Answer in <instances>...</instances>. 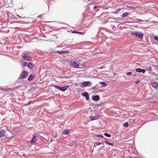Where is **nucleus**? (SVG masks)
Returning a JSON list of instances; mask_svg holds the SVG:
<instances>
[{
  "label": "nucleus",
  "mask_w": 158,
  "mask_h": 158,
  "mask_svg": "<svg viewBox=\"0 0 158 158\" xmlns=\"http://www.w3.org/2000/svg\"><path fill=\"white\" fill-rule=\"evenodd\" d=\"M71 65L74 68H81L83 67V65L79 61H72Z\"/></svg>",
  "instance_id": "1"
},
{
  "label": "nucleus",
  "mask_w": 158,
  "mask_h": 158,
  "mask_svg": "<svg viewBox=\"0 0 158 158\" xmlns=\"http://www.w3.org/2000/svg\"><path fill=\"white\" fill-rule=\"evenodd\" d=\"M131 35L133 36H136L141 39L143 38V34L142 33L137 31L131 32Z\"/></svg>",
  "instance_id": "2"
},
{
  "label": "nucleus",
  "mask_w": 158,
  "mask_h": 158,
  "mask_svg": "<svg viewBox=\"0 0 158 158\" xmlns=\"http://www.w3.org/2000/svg\"><path fill=\"white\" fill-rule=\"evenodd\" d=\"M29 75V73L26 71H23L20 74L19 79H22L26 78Z\"/></svg>",
  "instance_id": "3"
},
{
  "label": "nucleus",
  "mask_w": 158,
  "mask_h": 158,
  "mask_svg": "<svg viewBox=\"0 0 158 158\" xmlns=\"http://www.w3.org/2000/svg\"><path fill=\"white\" fill-rule=\"evenodd\" d=\"M92 84V82L89 81L83 82L81 83V86L84 87H86L87 86L91 87Z\"/></svg>",
  "instance_id": "4"
},
{
  "label": "nucleus",
  "mask_w": 158,
  "mask_h": 158,
  "mask_svg": "<svg viewBox=\"0 0 158 158\" xmlns=\"http://www.w3.org/2000/svg\"><path fill=\"white\" fill-rule=\"evenodd\" d=\"M23 59L27 61L31 60V57L29 55L23 54Z\"/></svg>",
  "instance_id": "5"
},
{
  "label": "nucleus",
  "mask_w": 158,
  "mask_h": 158,
  "mask_svg": "<svg viewBox=\"0 0 158 158\" xmlns=\"http://www.w3.org/2000/svg\"><path fill=\"white\" fill-rule=\"evenodd\" d=\"M81 95L84 97H85V99L87 100H88L89 99V95L88 93L87 92H85L84 93H81Z\"/></svg>",
  "instance_id": "6"
},
{
  "label": "nucleus",
  "mask_w": 158,
  "mask_h": 158,
  "mask_svg": "<svg viewBox=\"0 0 158 158\" xmlns=\"http://www.w3.org/2000/svg\"><path fill=\"white\" fill-rule=\"evenodd\" d=\"M135 71L138 72H142L143 73H144L145 72L146 70L144 69H142L140 68H137L135 69Z\"/></svg>",
  "instance_id": "7"
},
{
  "label": "nucleus",
  "mask_w": 158,
  "mask_h": 158,
  "mask_svg": "<svg viewBox=\"0 0 158 158\" xmlns=\"http://www.w3.org/2000/svg\"><path fill=\"white\" fill-rule=\"evenodd\" d=\"M151 85L155 89H158V82H153L151 84Z\"/></svg>",
  "instance_id": "8"
},
{
  "label": "nucleus",
  "mask_w": 158,
  "mask_h": 158,
  "mask_svg": "<svg viewBox=\"0 0 158 158\" xmlns=\"http://www.w3.org/2000/svg\"><path fill=\"white\" fill-rule=\"evenodd\" d=\"M68 85L65 86L63 87H60V90L62 91H64L66 90L68 88Z\"/></svg>",
  "instance_id": "9"
},
{
  "label": "nucleus",
  "mask_w": 158,
  "mask_h": 158,
  "mask_svg": "<svg viewBox=\"0 0 158 158\" xmlns=\"http://www.w3.org/2000/svg\"><path fill=\"white\" fill-rule=\"evenodd\" d=\"M56 52L57 53H59L60 54H64L65 53H68L69 52L68 51H64V50H62L61 51H57Z\"/></svg>",
  "instance_id": "10"
},
{
  "label": "nucleus",
  "mask_w": 158,
  "mask_h": 158,
  "mask_svg": "<svg viewBox=\"0 0 158 158\" xmlns=\"http://www.w3.org/2000/svg\"><path fill=\"white\" fill-rule=\"evenodd\" d=\"M99 115H97L96 116H95L94 117H92V116H90V119L91 121L94 120H96L98 119L99 118Z\"/></svg>",
  "instance_id": "11"
},
{
  "label": "nucleus",
  "mask_w": 158,
  "mask_h": 158,
  "mask_svg": "<svg viewBox=\"0 0 158 158\" xmlns=\"http://www.w3.org/2000/svg\"><path fill=\"white\" fill-rule=\"evenodd\" d=\"M92 98L94 101H98L100 99V97L98 95H95Z\"/></svg>",
  "instance_id": "12"
},
{
  "label": "nucleus",
  "mask_w": 158,
  "mask_h": 158,
  "mask_svg": "<svg viewBox=\"0 0 158 158\" xmlns=\"http://www.w3.org/2000/svg\"><path fill=\"white\" fill-rule=\"evenodd\" d=\"M5 132V130H1L0 131V137H2L4 135Z\"/></svg>",
  "instance_id": "13"
},
{
  "label": "nucleus",
  "mask_w": 158,
  "mask_h": 158,
  "mask_svg": "<svg viewBox=\"0 0 158 158\" xmlns=\"http://www.w3.org/2000/svg\"><path fill=\"white\" fill-rule=\"evenodd\" d=\"M36 138L35 136H34L33 138L31 140V144L34 143L36 142Z\"/></svg>",
  "instance_id": "14"
},
{
  "label": "nucleus",
  "mask_w": 158,
  "mask_h": 158,
  "mask_svg": "<svg viewBox=\"0 0 158 158\" xmlns=\"http://www.w3.org/2000/svg\"><path fill=\"white\" fill-rule=\"evenodd\" d=\"M35 76L34 75H32V74H30L27 80L29 81H31L33 79L34 77Z\"/></svg>",
  "instance_id": "15"
},
{
  "label": "nucleus",
  "mask_w": 158,
  "mask_h": 158,
  "mask_svg": "<svg viewBox=\"0 0 158 158\" xmlns=\"http://www.w3.org/2000/svg\"><path fill=\"white\" fill-rule=\"evenodd\" d=\"M27 67L29 68L32 69L34 67V65L32 63H29L28 64Z\"/></svg>",
  "instance_id": "16"
},
{
  "label": "nucleus",
  "mask_w": 158,
  "mask_h": 158,
  "mask_svg": "<svg viewBox=\"0 0 158 158\" xmlns=\"http://www.w3.org/2000/svg\"><path fill=\"white\" fill-rule=\"evenodd\" d=\"M73 33H77L80 35H83L84 34V32H79L76 31H72Z\"/></svg>",
  "instance_id": "17"
},
{
  "label": "nucleus",
  "mask_w": 158,
  "mask_h": 158,
  "mask_svg": "<svg viewBox=\"0 0 158 158\" xmlns=\"http://www.w3.org/2000/svg\"><path fill=\"white\" fill-rule=\"evenodd\" d=\"M129 15V13L127 12H125L123 14L122 17H127Z\"/></svg>",
  "instance_id": "18"
},
{
  "label": "nucleus",
  "mask_w": 158,
  "mask_h": 158,
  "mask_svg": "<svg viewBox=\"0 0 158 158\" xmlns=\"http://www.w3.org/2000/svg\"><path fill=\"white\" fill-rule=\"evenodd\" d=\"M2 89V90L3 91H9L10 90L13 91L14 90L13 89H11V88H6L5 89Z\"/></svg>",
  "instance_id": "19"
},
{
  "label": "nucleus",
  "mask_w": 158,
  "mask_h": 158,
  "mask_svg": "<svg viewBox=\"0 0 158 158\" xmlns=\"http://www.w3.org/2000/svg\"><path fill=\"white\" fill-rule=\"evenodd\" d=\"M104 142L105 143H106V144L110 145L111 146H113L114 144L113 143L111 142H107V141H105Z\"/></svg>",
  "instance_id": "20"
},
{
  "label": "nucleus",
  "mask_w": 158,
  "mask_h": 158,
  "mask_svg": "<svg viewBox=\"0 0 158 158\" xmlns=\"http://www.w3.org/2000/svg\"><path fill=\"white\" fill-rule=\"evenodd\" d=\"M100 87L98 85H96L94 86V87L92 88H91V89H99Z\"/></svg>",
  "instance_id": "21"
},
{
  "label": "nucleus",
  "mask_w": 158,
  "mask_h": 158,
  "mask_svg": "<svg viewBox=\"0 0 158 158\" xmlns=\"http://www.w3.org/2000/svg\"><path fill=\"white\" fill-rule=\"evenodd\" d=\"M99 83L102 85V87L105 86L106 85V84L104 82H99Z\"/></svg>",
  "instance_id": "22"
},
{
  "label": "nucleus",
  "mask_w": 158,
  "mask_h": 158,
  "mask_svg": "<svg viewBox=\"0 0 158 158\" xmlns=\"http://www.w3.org/2000/svg\"><path fill=\"white\" fill-rule=\"evenodd\" d=\"M53 86L55 88L57 89L60 90V87L58 86L57 85H53Z\"/></svg>",
  "instance_id": "23"
},
{
  "label": "nucleus",
  "mask_w": 158,
  "mask_h": 158,
  "mask_svg": "<svg viewBox=\"0 0 158 158\" xmlns=\"http://www.w3.org/2000/svg\"><path fill=\"white\" fill-rule=\"evenodd\" d=\"M102 144V143L101 142L94 143V146L95 147L96 146H97V145L101 144Z\"/></svg>",
  "instance_id": "24"
},
{
  "label": "nucleus",
  "mask_w": 158,
  "mask_h": 158,
  "mask_svg": "<svg viewBox=\"0 0 158 158\" xmlns=\"http://www.w3.org/2000/svg\"><path fill=\"white\" fill-rule=\"evenodd\" d=\"M123 126L126 127H127L129 126V124L128 123L125 122L123 124Z\"/></svg>",
  "instance_id": "25"
},
{
  "label": "nucleus",
  "mask_w": 158,
  "mask_h": 158,
  "mask_svg": "<svg viewBox=\"0 0 158 158\" xmlns=\"http://www.w3.org/2000/svg\"><path fill=\"white\" fill-rule=\"evenodd\" d=\"M64 132L66 134H68L69 133V131L68 130H64Z\"/></svg>",
  "instance_id": "26"
},
{
  "label": "nucleus",
  "mask_w": 158,
  "mask_h": 158,
  "mask_svg": "<svg viewBox=\"0 0 158 158\" xmlns=\"http://www.w3.org/2000/svg\"><path fill=\"white\" fill-rule=\"evenodd\" d=\"M104 135L105 136L108 137H110L111 136V135L107 133H105Z\"/></svg>",
  "instance_id": "27"
},
{
  "label": "nucleus",
  "mask_w": 158,
  "mask_h": 158,
  "mask_svg": "<svg viewBox=\"0 0 158 158\" xmlns=\"http://www.w3.org/2000/svg\"><path fill=\"white\" fill-rule=\"evenodd\" d=\"M136 20L138 21H139V22H145V21H144V20H143L139 19H136Z\"/></svg>",
  "instance_id": "28"
},
{
  "label": "nucleus",
  "mask_w": 158,
  "mask_h": 158,
  "mask_svg": "<svg viewBox=\"0 0 158 158\" xmlns=\"http://www.w3.org/2000/svg\"><path fill=\"white\" fill-rule=\"evenodd\" d=\"M132 74V73L131 72H129L127 73L126 74L127 75H131Z\"/></svg>",
  "instance_id": "29"
},
{
  "label": "nucleus",
  "mask_w": 158,
  "mask_h": 158,
  "mask_svg": "<svg viewBox=\"0 0 158 158\" xmlns=\"http://www.w3.org/2000/svg\"><path fill=\"white\" fill-rule=\"evenodd\" d=\"M27 64V62H24L23 64V67H24L26 66Z\"/></svg>",
  "instance_id": "30"
},
{
  "label": "nucleus",
  "mask_w": 158,
  "mask_h": 158,
  "mask_svg": "<svg viewBox=\"0 0 158 158\" xmlns=\"http://www.w3.org/2000/svg\"><path fill=\"white\" fill-rule=\"evenodd\" d=\"M154 39L155 40H156L157 41H158V37H157V36H155V37H154Z\"/></svg>",
  "instance_id": "31"
},
{
  "label": "nucleus",
  "mask_w": 158,
  "mask_h": 158,
  "mask_svg": "<svg viewBox=\"0 0 158 158\" xmlns=\"http://www.w3.org/2000/svg\"><path fill=\"white\" fill-rule=\"evenodd\" d=\"M96 136L98 137H103V136L102 135H97Z\"/></svg>",
  "instance_id": "32"
},
{
  "label": "nucleus",
  "mask_w": 158,
  "mask_h": 158,
  "mask_svg": "<svg viewBox=\"0 0 158 158\" xmlns=\"http://www.w3.org/2000/svg\"><path fill=\"white\" fill-rule=\"evenodd\" d=\"M148 69L149 71H151L152 70V68L151 67H150Z\"/></svg>",
  "instance_id": "33"
},
{
  "label": "nucleus",
  "mask_w": 158,
  "mask_h": 158,
  "mask_svg": "<svg viewBox=\"0 0 158 158\" xmlns=\"http://www.w3.org/2000/svg\"><path fill=\"white\" fill-rule=\"evenodd\" d=\"M67 76H63V77H60V78H67Z\"/></svg>",
  "instance_id": "34"
},
{
  "label": "nucleus",
  "mask_w": 158,
  "mask_h": 158,
  "mask_svg": "<svg viewBox=\"0 0 158 158\" xmlns=\"http://www.w3.org/2000/svg\"><path fill=\"white\" fill-rule=\"evenodd\" d=\"M139 82V80H137L135 82V83L136 84H138V83Z\"/></svg>",
  "instance_id": "35"
},
{
  "label": "nucleus",
  "mask_w": 158,
  "mask_h": 158,
  "mask_svg": "<svg viewBox=\"0 0 158 158\" xmlns=\"http://www.w3.org/2000/svg\"><path fill=\"white\" fill-rule=\"evenodd\" d=\"M130 23H139V22H130Z\"/></svg>",
  "instance_id": "36"
},
{
  "label": "nucleus",
  "mask_w": 158,
  "mask_h": 158,
  "mask_svg": "<svg viewBox=\"0 0 158 158\" xmlns=\"http://www.w3.org/2000/svg\"><path fill=\"white\" fill-rule=\"evenodd\" d=\"M21 87L20 86H16V87L15 88V89H17V88H19L20 87Z\"/></svg>",
  "instance_id": "37"
},
{
  "label": "nucleus",
  "mask_w": 158,
  "mask_h": 158,
  "mask_svg": "<svg viewBox=\"0 0 158 158\" xmlns=\"http://www.w3.org/2000/svg\"><path fill=\"white\" fill-rule=\"evenodd\" d=\"M31 101H30L28 102V103L27 104V105H28L31 103Z\"/></svg>",
  "instance_id": "38"
},
{
  "label": "nucleus",
  "mask_w": 158,
  "mask_h": 158,
  "mask_svg": "<svg viewBox=\"0 0 158 158\" xmlns=\"http://www.w3.org/2000/svg\"><path fill=\"white\" fill-rule=\"evenodd\" d=\"M98 6H94V9H95Z\"/></svg>",
  "instance_id": "39"
},
{
  "label": "nucleus",
  "mask_w": 158,
  "mask_h": 158,
  "mask_svg": "<svg viewBox=\"0 0 158 158\" xmlns=\"http://www.w3.org/2000/svg\"><path fill=\"white\" fill-rule=\"evenodd\" d=\"M103 68V67H101V68H100V69H102Z\"/></svg>",
  "instance_id": "40"
},
{
  "label": "nucleus",
  "mask_w": 158,
  "mask_h": 158,
  "mask_svg": "<svg viewBox=\"0 0 158 158\" xmlns=\"http://www.w3.org/2000/svg\"><path fill=\"white\" fill-rule=\"evenodd\" d=\"M17 16L19 17H21L20 16H19V15H17Z\"/></svg>",
  "instance_id": "41"
}]
</instances>
